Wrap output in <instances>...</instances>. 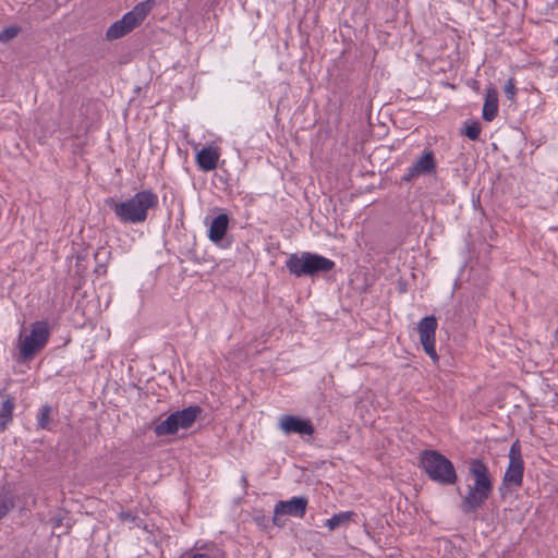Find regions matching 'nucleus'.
I'll return each mask as SVG.
<instances>
[{
  "instance_id": "f8f14e48",
  "label": "nucleus",
  "mask_w": 558,
  "mask_h": 558,
  "mask_svg": "<svg viewBox=\"0 0 558 558\" xmlns=\"http://www.w3.org/2000/svg\"><path fill=\"white\" fill-rule=\"evenodd\" d=\"M201 413L202 408L199 405H191L181 411H175L172 414L175 416L179 429H187L195 423Z\"/></svg>"
},
{
  "instance_id": "9b49d317",
  "label": "nucleus",
  "mask_w": 558,
  "mask_h": 558,
  "mask_svg": "<svg viewBox=\"0 0 558 558\" xmlns=\"http://www.w3.org/2000/svg\"><path fill=\"white\" fill-rule=\"evenodd\" d=\"M308 276H314L318 272H327L333 269L335 263L322 255L306 252Z\"/></svg>"
},
{
  "instance_id": "393cba45",
  "label": "nucleus",
  "mask_w": 558,
  "mask_h": 558,
  "mask_svg": "<svg viewBox=\"0 0 558 558\" xmlns=\"http://www.w3.org/2000/svg\"><path fill=\"white\" fill-rule=\"evenodd\" d=\"M63 521H64V517L61 515V514H58V515H54L50 519V523H51V526L53 530H57V529H61L63 527ZM69 530H70V524L66 523L64 529L62 530V534H68L69 533Z\"/></svg>"
},
{
  "instance_id": "7ed1b4c3",
  "label": "nucleus",
  "mask_w": 558,
  "mask_h": 558,
  "mask_svg": "<svg viewBox=\"0 0 558 558\" xmlns=\"http://www.w3.org/2000/svg\"><path fill=\"white\" fill-rule=\"evenodd\" d=\"M418 465L432 481L438 484L453 485L458 480L453 463L436 450L422 451Z\"/></svg>"
},
{
  "instance_id": "cd10ccee",
  "label": "nucleus",
  "mask_w": 558,
  "mask_h": 558,
  "mask_svg": "<svg viewBox=\"0 0 558 558\" xmlns=\"http://www.w3.org/2000/svg\"><path fill=\"white\" fill-rule=\"evenodd\" d=\"M191 558H211L207 554H194Z\"/></svg>"
},
{
  "instance_id": "4468645a",
  "label": "nucleus",
  "mask_w": 558,
  "mask_h": 558,
  "mask_svg": "<svg viewBox=\"0 0 558 558\" xmlns=\"http://www.w3.org/2000/svg\"><path fill=\"white\" fill-rule=\"evenodd\" d=\"M218 159V153L211 147H203L196 154L197 166L203 171L214 170L217 167Z\"/></svg>"
},
{
  "instance_id": "412c9836",
  "label": "nucleus",
  "mask_w": 558,
  "mask_h": 558,
  "mask_svg": "<svg viewBox=\"0 0 558 558\" xmlns=\"http://www.w3.org/2000/svg\"><path fill=\"white\" fill-rule=\"evenodd\" d=\"M52 424V408L49 404H45L40 408L37 416V428L38 429H51Z\"/></svg>"
},
{
  "instance_id": "0eeeda50",
  "label": "nucleus",
  "mask_w": 558,
  "mask_h": 558,
  "mask_svg": "<svg viewBox=\"0 0 558 558\" xmlns=\"http://www.w3.org/2000/svg\"><path fill=\"white\" fill-rule=\"evenodd\" d=\"M307 508V499L305 497H293L290 500L279 501L274 509V524L282 526L284 517L303 518Z\"/></svg>"
},
{
  "instance_id": "39448f33",
  "label": "nucleus",
  "mask_w": 558,
  "mask_h": 558,
  "mask_svg": "<svg viewBox=\"0 0 558 558\" xmlns=\"http://www.w3.org/2000/svg\"><path fill=\"white\" fill-rule=\"evenodd\" d=\"M524 462L521 456V447L519 441L511 445L509 451V464L502 478L500 490L519 488L523 482Z\"/></svg>"
},
{
  "instance_id": "bb28decb",
  "label": "nucleus",
  "mask_w": 558,
  "mask_h": 558,
  "mask_svg": "<svg viewBox=\"0 0 558 558\" xmlns=\"http://www.w3.org/2000/svg\"><path fill=\"white\" fill-rule=\"evenodd\" d=\"M13 505L10 500L0 497V520L10 511Z\"/></svg>"
},
{
  "instance_id": "f03ea898",
  "label": "nucleus",
  "mask_w": 558,
  "mask_h": 558,
  "mask_svg": "<svg viewBox=\"0 0 558 558\" xmlns=\"http://www.w3.org/2000/svg\"><path fill=\"white\" fill-rule=\"evenodd\" d=\"M469 474L472 484L468 485V490L462 499V510L464 512H474L482 508L493 492V480L488 466L478 459L472 460L469 466Z\"/></svg>"
},
{
  "instance_id": "9d476101",
  "label": "nucleus",
  "mask_w": 558,
  "mask_h": 558,
  "mask_svg": "<svg viewBox=\"0 0 558 558\" xmlns=\"http://www.w3.org/2000/svg\"><path fill=\"white\" fill-rule=\"evenodd\" d=\"M135 28V20L130 14H124L121 20L116 21L106 33L108 40L119 39Z\"/></svg>"
},
{
  "instance_id": "f3484780",
  "label": "nucleus",
  "mask_w": 558,
  "mask_h": 558,
  "mask_svg": "<svg viewBox=\"0 0 558 558\" xmlns=\"http://www.w3.org/2000/svg\"><path fill=\"white\" fill-rule=\"evenodd\" d=\"M15 407V399L11 396H5L1 407H0V430L3 432L8 424L13 418V410Z\"/></svg>"
},
{
  "instance_id": "ddd939ff",
  "label": "nucleus",
  "mask_w": 558,
  "mask_h": 558,
  "mask_svg": "<svg viewBox=\"0 0 558 558\" xmlns=\"http://www.w3.org/2000/svg\"><path fill=\"white\" fill-rule=\"evenodd\" d=\"M286 267L290 274L302 277L308 276V265L306 252L302 254H291L286 262Z\"/></svg>"
},
{
  "instance_id": "a878e982",
  "label": "nucleus",
  "mask_w": 558,
  "mask_h": 558,
  "mask_svg": "<svg viewBox=\"0 0 558 558\" xmlns=\"http://www.w3.org/2000/svg\"><path fill=\"white\" fill-rule=\"evenodd\" d=\"M504 92L508 99H510V100L514 99L515 92H517L514 78L511 77L507 81V83L504 87Z\"/></svg>"
},
{
  "instance_id": "4be33fe9",
  "label": "nucleus",
  "mask_w": 558,
  "mask_h": 558,
  "mask_svg": "<svg viewBox=\"0 0 558 558\" xmlns=\"http://www.w3.org/2000/svg\"><path fill=\"white\" fill-rule=\"evenodd\" d=\"M108 255H109V252L107 250H105L104 247L98 248L94 255V258L97 263V266L94 271L98 276L105 275L107 271Z\"/></svg>"
},
{
  "instance_id": "1a4fd4ad",
  "label": "nucleus",
  "mask_w": 558,
  "mask_h": 558,
  "mask_svg": "<svg viewBox=\"0 0 558 558\" xmlns=\"http://www.w3.org/2000/svg\"><path fill=\"white\" fill-rule=\"evenodd\" d=\"M436 167L435 158L432 151L424 153L408 170L404 177L405 181H411L421 175L430 174Z\"/></svg>"
},
{
  "instance_id": "6e6552de",
  "label": "nucleus",
  "mask_w": 558,
  "mask_h": 558,
  "mask_svg": "<svg viewBox=\"0 0 558 558\" xmlns=\"http://www.w3.org/2000/svg\"><path fill=\"white\" fill-rule=\"evenodd\" d=\"M279 427L287 435L293 433L300 435H312L314 433V427L310 420L294 415L281 416L279 420Z\"/></svg>"
},
{
  "instance_id": "dca6fc26",
  "label": "nucleus",
  "mask_w": 558,
  "mask_h": 558,
  "mask_svg": "<svg viewBox=\"0 0 558 558\" xmlns=\"http://www.w3.org/2000/svg\"><path fill=\"white\" fill-rule=\"evenodd\" d=\"M228 223V215L220 214L217 217H215L210 223L208 233L209 239L215 243L220 242L227 232Z\"/></svg>"
},
{
  "instance_id": "2eb2a0df",
  "label": "nucleus",
  "mask_w": 558,
  "mask_h": 558,
  "mask_svg": "<svg viewBox=\"0 0 558 558\" xmlns=\"http://www.w3.org/2000/svg\"><path fill=\"white\" fill-rule=\"evenodd\" d=\"M498 113V93L495 87L486 89L485 101L483 106V119L493 121Z\"/></svg>"
},
{
  "instance_id": "a211bd4d",
  "label": "nucleus",
  "mask_w": 558,
  "mask_h": 558,
  "mask_svg": "<svg viewBox=\"0 0 558 558\" xmlns=\"http://www.w3.org/2000/svg\"><path fill=\"white\" fill-rule=\"evenodd\" d=\"M355 517H356V514L353 511L339 512V513L332 515L330 519H328L325 522V525L331 532L340 526L348 525L351 521L354 520Z\"/></svg>"
},
{
  "instance_id": "aec40b11",
  "label": "nucleus",
  "mask_w": 558,
  "mask_h": 558,
  "mask_svg": "<svg viewBox=\"0 0 558 558\" xmlns=\"http://www.w3.org/2000/svg\"><path fill=\"white\" fill-rule=\"evenodd\" d=\"M153 5H154L153 0L140 2L138 4H136L134 7V9L132 11L126 13L134 17L135 27H137L145 20V17L148 15L150 10L153 9Z\"/></svg>"
},
{
  "instance_id": "b1692460",
  "label": "nucleus",
  "mask_w": 558,
  "mask_h": 558,
  "mask_svg": "<svg viewBox=\"0 0 558 558\" xmlns=\"http://www.w3.org/2000/svg\"><path fill=\"white\" fill-rule=\"evenodd\" d=\"M481 124L478 122H472L465 126V135L472 140L476 141L481 134Z\"/></svg>"
},
{
  "instance_id": "f257e3e1",
  "label": "nucleus",
  "mask_w": 558,
  "mask_h": 558,
  "mask_svg": "<svg viewBox=\"0 0 558 558\" xmlns=\"http://www.w3.org/2000/svg\"><path fill=\"white\" fill-rule=\"evenodd\" d=\"M105 204L122 223H143L147 220L149 209H156L159 198L151 190H143L135 193L125 201H118L113 197L105 199Z\"/></svg>"
},
{
  "instance_id": "423d86ee",
  "label": "nucleus",
  "mask_w": 558,
  "mask_h": 558,
  "mask_svg": "<svg viewBox=\"0 0 558 558\" xmlns=\"http://www.w3.org/2000/svg\"><path fill=\"white\" fill-rule=\"evenodd\" d=\"M437 319L435 316H426L422 318L417 324V332L420 341L424 352L433 360L438 363L439 356L436 351V329Z\"/></svg>"
},
{
  "instance_id": "20e7f679",
  "label": "nucleus",
  "mask_w": 558,
  "mask_h": 558,
  "mask_svg": "<svg viewBox=\"0 0 558 558\" xmlns=\"http://www.w3.org/2000/svg\"><path fill=\"white\" fill-rule=\"evenodd\" d=\"M49 335L47 322L39 320L33 323L31 325V333L20 342V360L23 362L32 360L47 344Z\"/></svg>"
},
{
  "instance_id": "6ab92c4d",
  "label": "nucleus",
  "mask_w": 558,
  "mask_h": 558,
  "mask_svg": "<svg viewBox=\"0 0 558 558\" xmlns=\"http://www.w3.org/2000/svg\"><path fill=\"white\" fill-rule=\"evenodd\" d=\"M178 430V422L172 413L154 427V433L157 437L174 435Z\"/></svg>"
},
{
  "instance_id": "5701e85b",
  "label": "nucleus",
  "mask_w": 558,
  "mask_h": 558,
  "mask_svg": "<svg viewBox=\"0 0 558 558\" xmlns=\"http://www.w3.org/2000/svg\"><path fill=\"white\" fill-rule=\"evenodd\" d=\"M22 32V28L19 25H10L4 27L0 32V43L8 44L13 40L19 34Z\"/></svg>"
}]
</instances>
